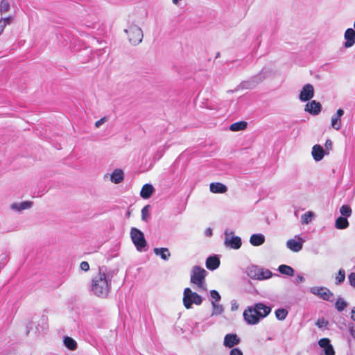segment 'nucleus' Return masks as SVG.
I'll use <instances>...</instances> for the list:
<instances>
[{
  "instance_id": "nucleus-1",
  "label": "nucleus",
  "mask_w": 355,
  "mask_h": 355,
  "mask_svg": "<svg viewBox=\"0 0 355 355\" xmlns=\"http://www.w3.org/2000/svg\"><path fill=\"white\" fill-rule=\"evenodd\" d=\"M111 279H107L105 272L100 268L98 273L94 277L92 282V291L96 296L105 298L111 288Z\"/></svg>"
},
{
  "instance_id": "nucleus-2",
  "label": "nucleus",
  "mask_w": 355,
  "mask_h": 355,
  "mask_svg": "<svg viewBox=\"0 0 355 355\" xmlns=\"http://www.w3.org/2000/svg\"><path fill=\"white\" fill-rule=\"evenodd\" d=\"M271 312V308L263 303H257L253 306H248L245 310V322L249 324H256Z\"/></svg>"
},
{
  "instance_id": "nucleus-3",
  "label": "nucleus",
  "mask_w": 355,
  "mask_h": 355,
  "mask_svg": "<svg viewBox=\"0 0 355 355\" xmlns=\"http://www.w3.org/2000/svg\"><path fill=\"white\" fill-rule=\"evenodd\" d=\"M207 272L202 268L195 266L192 268L191 282L196 284L199 288L205 289V279Z\"/></svg>"
},
{
  "instance_id": "nucleus-4",
  "label": "nucleus",
  "mask_w": 355,
  "mask_h": 355,
  "mask_svg": "<svg viewBox=\"0 0 355 355\" xmlns=\"http://www.w3.org/2000/svg\"><path fill=\"white\" fill-rule=\"evenodd\" d=\"M183 304L187 309H191L193 304L200 305L202 297L196 292H193L190 288H186L183 293Z\"/></svg>"
},
{
  "instance_id": "nucleus-5",
  "label": "nucleus",
  "mask_w": 355,
  "mask_h": 355,
  "mask_svg": "<svg viewBox=\"0 0 355 355\" xmlns=\"http://www.w3.org/2000/svg\"><path fill=\"white\" fill-rule=\"evenodd\" d=\"M130 237L132 241V243L136 246V248L139 251H141L143 248H144L146 245V241L144 238V235L141 231L138 230L136 227H132L130 230Z\"/></svg>"
},
{
  "instance_id": "nucleus-6",
  "label": "nucleus",
  "mask_w": 355,
  "mask_h": 355,
  "mask_svg": "<svg viewBox=\"0 0 355 355\" xmlns=\"http://www.w3.org/2000/svg\"><path fill=\"white\" fill-rule=\"evenodd\" d=\"M128 35L130 43L136 45L139 44L143 39V32L137 26H131L128 29L125 30Z\"/></svg>"
},
{
  "instance_id": "nucleus-7",
  "label": "nucleus",
  "mask_w": 355,
  "mask_h": 355,
  "mask_svg": "<svg viewBox=\"0 0 355 355\" xmlns=\"http://www.w3.org/2000/svg\"><path fill=\"white\" fill-rule=\"evenodd\" d=\"M224 244L227 248L237 250L242 245V241L240 237L235 236L233 232H225Z\"/></svg>"
},
{
  "instance_id": "nucleus-8",
  "label": "nucleus",
  "mask_w": 355,
  "mask_h": 355,
  "mask_svg": "<svg viewBox=\"0 0 355 355\" xmlns=\"http://www.w3.org/2000/svg\"><path fill=\"white\" fill-rule=\"evenodd\" d=\"M310 292L315 295L318 296L320 298L322 299L323 300L327 301H332L331 297L334 296L333 293L330 291L329 289H328L326 287H319V286H314L311 287L310 288Z\"/></svg>"
},
{
  "instance_id": "nucleus-9",
  "label": "nucleus",
  "mask_w": 355,
  "mask_h": 355,
  "mask_svg": "<svg viewBox=\"0 0 355 355\" xmlns=\"http://www.w3.org/2000/svg\"><path fill=\"white\" fill-rule=\"evenodd\" d=\"M314 96V88L311 84H306L303 86L299 98L301 101L306 102L311 100Z\"/></svg>"
},
{
  "instance_id": "nucleus-10",
  "label": "nucleus",
  "mask_w": 355,
  "mask_h": 355,
  "mask_svg": "<svg viewBox=\"0 0 355 355\" xmlns=\"http://www.w3.org/2000/svg\"><path fill=\"white\" fill-rule=\"evenodd\" d=\"M321 104L319 102L313 100L306 103L304 110L312 115H318L321 112Z\"/></svg>"
},
{
  "instance_id": "nucleus-11",
  "label": "nucleus",
  "mask_w": 355,
  "mask_h": 355,
  "mask_svg": "<svg viewBox=\"0 0 355 355\" xmlns=\"http://www.w3.org/2000/svg\"><path fill=\"white\" fill-rule=\"evenodd\" d=\"M345 40H346L344 46L346 48H350L355 44V31L352 28H347L344 35Z\"/></svg>"
},
{
  "instance_id": "nucleus-12",
  "label": "nucleus",
  "mask_w": 355,
  "mask_h": 355,
  "mask_svg": "<svg viewBox=\"0 0 355 355\" xmlns=\"http://www.w3.org/2000/svg\"><path fill=\"white\" fill-rule=\"evenodd\" d=\"M300 241L295 239H289L286 243V246L291 251L297 252L302 249L304 241L301 238H298Z\"/></svg>"
},
{
  "instance_id": "nucleus-13",
  "label": "nucleus",
  "mask_w": 355,
  "mask_h": 355,
  "mask_svg": "<svg viewBox=\"0 0 355 355\" xmlns=\"http://www.w3.org/2000/svg\"><path fill=\"white\" fill-rule=\"evenodd\" d=\"M220 261L216 255L209 257L206 260V267L210 270L217 269L220 266Z\"/></svg>"
},
{
  "instance_id": "nucleus-14",
  "label": "nucleus",
  "mask_w": 355,
  "mask_h": 355,
  "mask_svg": "<svg viewBox=\"0 0 355 355\" xmlns=\"http://www.w3.org/2000/svg\"><path fill=\"white\" fill-rule=\"evenodd\" d=\"M240 340L236 334H227L224 338V345L227 347H232L239 344Z\"/></svg>"
},
{
  "instance_id": "nucleus-15",
  "label": "nucleus",
  "mask_w": 355,
  "mask_h": 355,
  "mask_svg": "<svg viewBox=\"0 0 355 355\" xmlns=\"http://www.w3.org/2000/svg\"><path fill=\"white\" fill-rule=\"evenodd\" d=\"M209 189L214 193H224L227 191V187L220 182L211 183Z\"/></svg>"
},
{
  "instance_id": "nucleus-16",
  "label": "nucleus",
  "mask_w": 355,
  "mask_h": 355,
  "mask_svg": "<svg viewBox=\"0 0 355 355\" xmlns=\"http://www.w3.org/2000/svg\"><path fill=\"white\" fill-rule=\"evenodd\" d=\"M312 156L316 161H320L324 155V150L323 148L320 145H314L312 148Z\"/></svg>"
},
{
  "instance_id": "nucleus-17",
  "label": "nucleus",
  "mask_w": 355,
  "mask_h": 355,
  "mask_svg": "<svg viewBox=\"0 0 355 355\" xmlns=\"http://www.w3.org/2000/svg\"><path fill=\"white\" fill-rule=\"evenodd\" d=\"M265 236L262 234H254L250 238V243L253 246H259L264 243Z\"/></svg>"
},
{
  "instance_id": "nucleus-18",
  "label": "nucleus",
  "mask_w": 355,
  "mask_h": 355,
  "mask_svg": "<svg viewBox=\"0 0 355 355\" xmlns=\"http://www.w3.org/2000/svg\"><path fill=\"white\" fill-rule=\"evenodd\" d=\"M153 191H154L153 187L150 184H146L142 187V188L141 189L140 196L144 199H148L152 196Z\"/></svg>"
},
{
  "instance_id": "nucleus-19",
  "label": "nucleus",
  "mask_w": 355,
  "mask_h": 355,
  "mask_svg": "<svg viewBox=\"0 0 355 355\" xmlns=\"http://www.w3.org/2000/svg\"><path fill=\"white\" fill-rule=\"evenodd\" d=\"M349 222L346 217L340 216L335 221V227L338 230H344L349 227Z\"/></svg>"
},
{
  "instance_id": "nucleus-20",
  "label": "nucleus",
  "mask_w": 355,
  "mask_h": 355,
  "mask_svg": "<svg viewBox=\"0 0 355 355\" xmlns=\"http://www.w3.org/2000/svg\"><path fill=\"white\" fill-rule=\"evenodd\" d=\"M260 268L256 266H251L247 268L245 272L252 279H258Z\"/></svg>"
},
{
  "instance_id": "nucleus-21",
  "label": "nucleus",
  "mask_w": 355,
  "mask_h": 355,
  "mask_svg": "<svg viewBox=\"0 0 355 355\" xmlns=\"http://www.w3.org/2000/svg\"><path fill=\"white\" fill-rule=\"evenodd\" d=\"M154 252L157 256H160L164 260H167L171 256L170 252L166 248H155Z\"/></svg>"
},
{
  "instance_id": "nucleus-22",
  "label": "nucleus",
  "mask_w": 355,
  "mask_h": 355,
  "mask_svg": "<svg viewBox=\"0 0 355 355\" xmlns=\"http://www.w3.org/2000/svg\"><path fill=\"white\" fill-rule=\"evenodd\" d=\"M278 271L283 275L290 277H293L295 274V270L292 267L284 264L279 266Z\"/></svg>"
},
{
  "instance_id": "nucleus-23",
  "label": "nucleus",
  "mask_w": 355,
  "mask_h": 355,
  "mask_svg": "<svg viewBox=\"0 0 355 355\" xmlns=\"http://www.w3.org/2000/svg\"><path fill=\"white\" fill-rule=\"evenodd\" d=\"M112 182L115 184H118L122 182L123 180V172L121 169H116L112 174L111 176Z\"/></svg>"
},
{
  "instance_id": "nucleus-24",
  "label": "nucleus",
  "mask_w": 355,
  "mask_h": 355,
  "mask_svg": "<svg viewBox=\"0 0 355 355\" xmlns=\"http://www.w3.org/2000/svg\"><path fill=\"white\" fill-rule=\"evenodd\" d=\"M33 202L31 201H24L19 204H13L12 207L18 211H21L30 208L32 206Z\"/></svg>"
},
{
  "instance_id": "nucleus-25",
  "label": "nucleus",
  "mask_w": 355,
  "mask_h": 355,
  "mask_svg": "<svg viewBox=\"0 0 355 355\" xmlns=\"http://www.w3.org/2000/svg\"><path fill=\"white\" fill-rule=\"evenodd\" d=\"M65 346L70 350H75L77 348L76 340L70 337H65L64 339Z\"/></svg>"
},
{
  "instance_id": "nucleus-26",
  "label": "nucleus",
  "mask_w": 355,
  "mask_h": 355,
  "mask_svg": "<svg viewBox=\"0 0 355 355\" xmlns=\"http://www.w3.org/2000/svg\"><path fill=\"white\" fill-rule=\"evenodd\" d=\"M288 314L286 309H278L275 311V316L279 320H284L286 319Z\"/></svg>"
},
{
  "instance_id": "nucleus-27",
  "label": "nucleus",
  "mask_w": 355,
  "mask_h": 355,
  "mask_svg": "<svg viewBox=\"0 0 355 355\" xmlns=\"http://www.w3.org/2000/svg\"><path fill=\"white\" fill-rule=\"evenodd\" d=\"M340 213L343 217H350L352 214V210L349 205H344L340 208Z\"/></svg>"
},
{
  "instance_id": "nucleus-28",
  "label": "nucleus",
  "mask_w": 355,
  "mask_h": 355,
  "mask_svg": "<svg viewBox=\"0 0 355 355\" xmlns=\"http://www.w3.org/2000/svg\"><path fill=\"white\" fill-rule=\"evenodd\" d=\"M259 275V277H258V279L263 280V279H267L271 277L272 275V273L268 269L264 270L263 268H260Z\"/></svg>"
},
{
  "instance_id": "nucleus-29",
  "label": "nucleus",
  "mask_w": 355,
  "mask_h": 355,
  "mask_svg": "<svg viewBox=\"0 0 355 355\" xmlns=\"http://www.w3.org/2000/svg\"><path fill=\"white\" fill-rule=\"evenodd\" d=\"M230 130L232 132L244 130V121L236 122L230 125Z\"/></svg>"
},
{
  "instance_id": "nucleus-30",
  "label": "nucleus",
  "mask_w": 355,
  "mask_h": 355,
  "mask_svg": "<svg viewBox=\"0 0 355 355\" xmlns=\"http://www.w3.org/2000/svg\"><path fill=\"white\" fill-rule=\"evenodd\" d=\"M335 306L338 311H343L347 306V303L341 297L338 298Z\"/></svg>"
},
{
  "instance_id": "nucleus-31",
  "label": "nucleus",
  "mask_w": 355,
  "mask_h": 355,
  "mask_svg": "<svg viewBox=\"0 0 355 355\" xmlns=\"http://www.w3.org/2000/svg\"><path fill=\"white\" fill-rule=\"evenodd\" d=\"M12 19V17L1 18L0 19V34L3 31L5 27L11 23Z\"/></svg>"
},
{
  "instance_id": "nucleus-32",
  "label": "nucleus",
  "mask_w": 355,
  "mask_h": 355,
  "mask_svg": "<svg viewBox=\"0 0 355 355\" xmlns=\"http://www.w3.org/2000/svg\"><path fill=\"white\" fill-rule=\"evenodd\" d=\"M331 126L336 130H338L341 128V120L340 118L334 115L331 118Z\"/></svg>"
},
{
  "instance_id": "nucleus-33",
  "label": "nucleus",
  "mask_w": 355,
  "mask_h": 355,
  "mask_svg": "<svg viewBox=\"0 0 355 355\" xmlns=\"http://www.w3.org/2000/svg\"><path fill=\"white\" fill-rule=\"evenodd\" d=\"M345 272L343 269L340 268L338 270L337 277H336V284L339 285L345 281Z\"/></svg>"
},
{
  "instance_id": "nucleus-34",
  "label": "nucleus",
  "mask_w": 355,
  "mask_h": 355,
  "mask_svg": "<svg viewBox=\"0 0 355 355\" xmlns=\"http://www.w3.org/2000/svg\"><path fill=\"white\" fill-rule=\"evenodd\" d=\"M313 214L311 211H308L303 214L301 217L302 222L304 224H308L310 223L313 218Z\"/></svg>"
},
{
  "instance_id": "nucleus-35",
  "label": "nucleus",
  "mask_w": 355,
  "mask_h": 355,
  "mask_svg": "<svg viewBox=\"0 0 355 355\" xmlns=\"http://www.w3.org/2000/svg\"><path fill=\"white\" fill-rule=\"evenodd\" d=\"M10 9V4L8 1L2 0L0 3V12L1 14L7 12Z\"/></svg>"
},
{
  "instance_id": "nucleus-36",
  "label": "nucleus",
  "mask_w": 355,
  "mask_h": 355,
  "mask_svg": "<svg viewBox=\"0 0 355 355\" xmlns=\"http://www.w3.org/2000/svg\"><path fill=\"white\" fill-rule=\"evenodd\" d=\"M318 345L324 349L331 345L330 340L329 338H322L318 341Z\"/></svg>"
},
{
  "instance_id": "nucleus-37",
  "label": "nucleus",
  "mask_w": 355,
  "mask_h": 355,
  "mask_svg": "<svg viewBox=\"0 0 355 355\" xmlns=\"http://www.w3.org/2000/svg\"><path fill=\"white\" fill-rule=\"evenodd\" d=\"M148 208L149 205H146L141 209V218L143 220L147 221L149 216Z\"/></svg>"
},
{
  "instance_id": "nucleus-38",
  "label": "nucleus",
  "mask_w": 355,
  "mask_h": 355,
  "mask_svg": "<svg viewBox=\"0 0 355 355\" xmlns=\"http://www.w3.org/2000/svg\"><path fill=\"white\" fill-rule=\"evenodd\" d=\"M328 324H329L328 321L327 320H325L324 318L318 319L315 323V324L319 328L326 327L328 325Z\"/></svg>"
},
{
  "instance_id": "nucleus-39",
  "label": "nucleus",
  "mask_w": 355,
  "mask_h": 355,
  "mask_svg": "<svg viewBox=\"0 0 355 355\" xmlns=\"http://www.w3.org/2000/svg\"><path fill=\"white\" fill-rule=\"evenodd\" d=\"M211 304L214 307V314H220L223 312V308L221 306L216 304L214 302H212Z\"/></svg>"
},
{
  "instance_id": "nucleus-40",
  "label": "nucleus",
  "mask_w": 355,
  "mask_h": 355,
  "mask_svg": "<svg viewBox=\"0 0 355 355\" xmlns=\"http://www.w3.org/2000/svg\"><path fill=\"white\" fill-rule=\"evenodd\" d=\"M210 296L211 297L212 299H214L216 302H218L220 300V294L218 293V291H216V290H212L210 292Z\"/></svg>"
},
{
  "instance_id": "nucleus-41",
  "label": "nucleus",
  "mask_w": 355,
  "mask_h": 355,
  "mask_svg": "<svg viewBox=\"0 0 355 355\" xmlns=\"http://www.w3.org/2000/svg\"><path fill=\"white\" fill-rule=\"evenodd\" d=\"M324 355H335V351L333 346L331 345L324 349Z\"/></svg>"
},
{
  "instance_id": "nucleus-42",
  "label": "nucleus",
  "mask_w": 355,
  "mask_h": 355,
  "mask_svg": "<svg viewBox=\"0 0 355 355\" xmlns=\"http://www.w3.org/2000/svg\"><path fill=\"white\" fill-rule=\"evenodd\" d=\"M349 284L355 288V272H351L348 276Z\"/></svg>"
},
{
  "instance_id": "nucleus-43",
  "label": "nucleus",
  "mask_w": 355,
  "mask_h": 355,
  "mask_svg": "<svg viewBox=\"0 0 355 355\" xmlns=\"http://www.w3.org/2000/svg\"><path fill=\"white\" fill-rule=\"evenodd\" d=\"M80 267L81 270L85 272H87L89 270V265L88 262H87V261H82L80 263Z\"/></svg>"
},
{
  "instance_id": "nucleus-44",
  "label": "nucleus",
  "mask_w": 355,
  "mask_h": 355,
  "mask_svg": "<svg viewBox=\"0 0 355 355\" xmlns=\"http://www.w3.org/2000/svg\"><path fill=\"white\" fill-rule=\"evenodd\" d=\"M304 277L302 275L298 274L294 280V283L298 284L300 283L304 282Z\"/></svg>"
},
{
  "instance_id": "nucleus-45",
  "label": "nucleus",
  "mask_w": 355,
  "mask_h": 355,
  "mask_svg": "<svg viewBox=\"0 0 355 355\" xmlns=\"http://www.w3.org/2000/svg\"><path fill=\"white\" fill-rule=\"evenodd\" d=\"M230 355H243V353L238 348H233L231 351H230Z\"/></svg>"
},
{
  "instance_id": "nucleus-46",
  "label": "nucleus",
  "mask_w": 355,
  "mask_h": 355,
  "mask_svg": "<svg viewBox=\"0 0 355 355\" xmlns=\"http://www.w3.org/2000/svg\"><path fill=\"white\" fill-rule=\"evenodd\" d=\"M105 121H106V118L105 117L101 118V119L98 120L95 123V126L96 128L100 127V125H101Z\"/></svg>"
},
{
  "instance_id": "nucleus-47",
  "label": "nucleus",
  "mask_w": 355,
  "mask_h": 355,
  "mask_svg": "<svg viewBox=\"0 0 355 355\" xmlns=\"http://www.w3.org/2000/svg\"><path fill=\"white\" fill-rule=\"evenodd\" d=\"M332 148V141L330 139H327L325 142L326 150H329Z\"/></svg>"
},
{
  "instance_id": "nucleus-48",
  "label": "nucleus",
  "mask_w": 355,
  "mask_h": 355,
  "mask_svg": "<svg viewBox=\"0 0 355 355\" xmlns=\"http://www.w3.org/2000/svg\"><path fill=\"white\" fill-rule=\"evenodd\" d=\"M344 114V111L342 109H338L336 112V114H335V116H336L337 117H339L340 118Z\"/></svg>"
},
{
  "instance_id": "nucleus-49",
  "label": "nucleus",
  "mask_w": 355,
  "mask_h": 355,
  "mask_svg": "<svg viewBox=\"0 0 355 355\" xmlns=\"http://www.w3.org/2000/svg\"><path fill=\"white\" fill-rule=\"evenodd\" d=\"M205 234L207 236H211L212 235V230L211 228H207L205 231Z\"/></svg>"
},
{
  "instance_id": "nucleus-50",
  "label": "nucleus",
  "mask_w": 355,
  "mask_h": 355,
  "mask_svg": "<svg viewBox=\"0 0 355 355\" xmlns=\"http://www.w3.org/2000/svg\"><path fill=\"white\" fill-rule=\"evenodd\" d=\"M351 318L355 321V307H354L352 309V315H351Z\"/></svg>"
},
{
  "instance_id": "nucleus-51",
  "label": "nucleus",
  "mask_w": 355,
  "mask_h": 355,
  "mask_svg": "<svg viewBox=\"0 0 355 355\" xmlns=\"http://www.w3.org/2000/svg\"><path fill=\"white\" fill-rule=\"evenodd\" d=\"M350 334L355 338V329L351 328Z\"/></svg>"
},
{
  "instance_id": "nucleus-52",
  "label": "nucleus",
  "mask_w": 355,
  "mask_h": 355,
  "mask_svg": "<svg viewBox=\"0 0 355 355\" xmlns=\"http://www.w3.org/2000/svg\"><path fill=\"white\" fill-rule=\"evenodd\" d=\"M219 56H220V53H219V52H218V53H217V54H216V58H218Z\"/></svg>"
},
{
  "instance_id": "nucleus-53",
  "label": "nucleus",
  "mask_w": 355,
  "mask_h": 355,
  "mask_svg": "<svg viewBox=\"0 0 355 355\" xmlns=\"http://www.w3.org/2000/svg\"><path fill=\"white\" fill-rule=\"evenodd\" d=\"M127 216H130V211H128V212H127Z\"/></svg>"
},
{
  "instance_id": "nucleus-54",
  "label": "nucleus",
  "mask_w": 355,
  "mask_h": 355,
  "mask_svg": "<svg viewBox=\"0 0 355 355\" xmlns=\"http://www.w3.org/2000/svg\"><path fill=\"white\" fill-rule=\"evenodd\" d=\"M354 28H355V21H354Z\"/></svg>"
}]
</instances>
